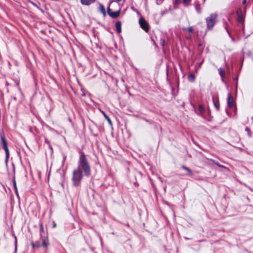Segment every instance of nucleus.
Returning <instances> with one entry per match:
<instances>
[{
	"instance_id": "obj_13",
	"label": "nucleus",
	"mask_w": 253,
	"mask_h": 253,
	"mask_svg": "<svg viewBox=\"0 0 253 253\" xmlns=\"http://www.w3.org/2000/svg\"><path fill=\"white\" fill-rule=\"evenodd\" d=\"M190 0H182V2L185 4H187L190 1Z\"/></svg>"
},
{
	"instance_id": "obj_6",
	"label": "nucleus",
	"mask_w": 253,
	"mask_h": 253,
	"mask_svg": "<svg viewBox=\"0 0 253 253\" xmlns=\"http://www.w3.org/2000/svg\"><path fill=\"white\" fill-rule=\"evenodd\" d=\"M228 105L230 108H232L234 105V102L233 97L229 95L228 98Z\"/></svg>"
},
{
	"instance_id": "obj_4",
	"label": "nucleus",
	"mask_w": 253,
	"mask_h": 253,
	"mask_svg": "<svg viewBox=\"0 0 253 253\" xmlns=\"http://www.w3.org/2000/svg\"><path fill=\"white\" fill-rule=\"evenodd\" d=\"M0 138H1V142L2 144L3 148L4 149V150L5 151V153L6 154V157H8V155H9V152H8V148H7V143H6V140L5 139L4 136L2 134H0Z\"/></svg>"
},
{
	"instance_id": "obj_15",
	"label": "nucleus",
	"mask_w": 253,
	"mask_h": 253,
	"mask_svg": "<svg viewBox=\"0 0 253 253\" xmlns=\"http://www.w3.org/2000/svg\"><path fill=\"white\" fill-rule=\"evenodd\" d=\"M156 2L158 4H160L162 2L161 0H156Z\"/></svg>"
},
{
	"instance_id": "obj_9",
	"label": "nucleus",
	"mask_w": 253,
	"mask_h": 253,
	"mask_svg": "<svg viewBox=\"0 0 253 253\" xmlns=\"http://www.w3.org/2000/svg\"><path fill=\"white\" fill-rule=\"evenodd\" d=\"M99 8L101 12L103 13V15L105 16L106 15L105 9L104 6L102 5H100Z\"/></svg>"
},
{
	"instance_id": "obj_12",
	"label": "nucleus",
	"mask_w": 253,
	"mask_h": 253,
	"mask_svg": "<svg viewBox=\"0 0 253 253\" xmlns=\"http://www.w3.org/2000/svg\"><path fill=\"white\" fill-rule=\"evenodd\" d=\"M189 80L193 81L194 79V76L192 74L190 75L189 76Z\"/></svg>"
},
{
	"instance_id": "obj_16",
	"label": "nucleus",
	"mask_w": 253,
	"mask_h": 253,
	"mask_svg": "<svg viewBox=\"0 0 253 253\" xmlns=\"http://www.w3.org/2000/svg\"><path fill=\"white\" fill-rule=\"evenodd\" d=\"M214 105H215V107H216V108L218 109L219 107V103H214Z\"/></svg>"
},
{
	"instance_id": "obj_14",
	"label": "nucleus",
	"mask_w": 253,
	"mask_h": 253,
	"mask_svg": "<svg viewBox=\"0 0 253 253\" xmlns=\"http://www.w3.org/2000/svg\"><path fill=\"white\" fill-rule=\"evenodd\" d=\"M199 111L201 113H202L204 111V108L202 106H199Z\"/></svg>"
},
{
	"instance_id": "obj_10",
	"label": "nucleus",
	"mask_w": 253,
	"mask_h": 253,
	"mask_svg": "<svg viewBox=\"0 0 253 253\" xmlns=\"http://www.w3.org/2000/svg\"><path fill=\"white\" fill-rule=\"evenodd\" d=\"M48 242L46 240H44L42 242V246L44 247H46L48 246Z\"/></svg>"
},
{
	"instance_id": "obj_24",
	"label": "nucleus",
	"mask_w": 253,
	"mask_h": 253,
	"mask_svg": "<svg viewBox=\"0 0 253 253\" xmlns=\"http://www.w3.org/2000/svg\"><path fill=\"white\" fill-rule=\"evenodd\" d=\"M15 245H17V241L16 240Z\"/></svg>"
},
{
	"instance_id": "obj_8",
	"label": "nucleus",
	"mask_w": 253,
	"mask_h": 253,
	"mask_svg": "<svg viewBox=\"0 0 253 253\" xmlns=\"http://www.w3.org/2000/svg\"><path fill=\"white\" fill-rule=\"evenodd\" d=\"M116 29L118 33H120L121 32V24L120 22H117L116 24Z\"/></svg>"
},
{
	"instance_id": "obj_22",
	"label": "nucleus",
	"mask_w": 253,
	"mask_h": 253,
	"mask_svg": "<svg viewBox=\"0 0 253 253\" xmlns=\"http://www.w3.org/2000/svg\"><path fill=\"white\" fill-rule=\"evenodd\" d=\"M122 0H115V1H116L117 2H119L120 1H121Z\"/></svg>"
},
{
	"instance_id": "obj_19",
	"label": "nucleus",
	"mask_w": 253,
	"mask_h": 253,
	"mask_svg": "<svg viewBox=\"0 0 253 253\" xmlns=\"http://www.w3.org/2000/svg\"><path fill=\"white\" fill-rule=\"evenodd\" d=\"M101 112L103 114L105 118H106V116H107V115L103 111H102Z\"/></svg>"
},
{
	"instance_id": "obj_7",
	"label": "nucleus",
	"mask_w": 253,
	"mask_h": 253,
	"mask_svg": "<svg viewBox=\"0 0 253 253\" xmlns=\"http://www.w3.org/2000/svg\"><path fill=\"white\" fill-rule=\"evenodd\" d=\"M94 1L95 0H81V3L84 5H89Z\"/></svg>"
},
{
	"instance_id": "obj_3",
	"label": "nucleus",
	"mask_w": 253,
	"mask_h": 253,
	"mask_svg": "<svg viewBox=\"0 0 253 253\" xmlns=\"http://www.w3.org/2000/svg\"><path fill=\"white\" fill-rule=\"evenodd\" d=\"M216 15L214 14L211 15L207 19V26L209 28H211L215 23Z\"/></svg>"
},
{
	"instance_id": "obj_20",
	"label": "nucleus",
	"mask_w": 253,
	"mask_h": 253,
	"mask_svg": "<svg viewBox=\"0 0 253 253\" xmlns=\"http://www.w3.org/2000/svg\"><path fill=\"white\" fill-rule=\"evenodd\" d=\"M188 31L189 32H192V28H189L188 29Z\"/></svg>"
},
{
	"instance_id": "obj_21",
	"label": "nucleus",
	"mask_w": 253,
	"mask_h": 253,
	"mask_svg": "<svg viewBox=\"0 0 253 253\" xmlns=\"http://www.w3.org/2000/svg\"><path fill=\"white\" fill-rule=\"evenodd\" d=\"M105 118L106 119V120H108V119H109V118L108 117V116H106V118Z\"/></svg>"
},
{
	"instance_id": "obj_18",
	"label": "nucleus",
	"mask_w": 253,
	"mask_h": 253,
	"mask_svg": "<svg viewBox=\"0 0 253 253\" xmlns=\"http://www.w3.org/2000/svg\"><path fill=\"white\" fill-rule=\"evenodd\" d=\"M180 0H175V3L178 4L180 2Z\"/></svg>"
},
{
	"instance_id": "obj_23",
	"label": "nucleus",
	"mask_w": 253,
	"mask_h": 253,
	"mask_svg": "<svg viewBox=\"0 0 253 253\" xmlns=\"http://www.w3.org/2000/svg\"><path fill=\"white\" fill-rule=\"evenodd\" d=\"M184 169H185L186 170H187V171H189V170L188 169H187V168H184Z\"/></svg>"
},
{
	"instance_id": "obj_1",
	"label": "nucleus",
	"mask_w": 253,
	"mask_h": 253,
	"mask_svg": "<svg viewBox=\"0 0 253 253\" xmlns=\"http://www.w3.org/2000/svg\"><path fill=\"white\" fill-rule=\"evenodd\" d=\"M81 169L84 170L85 174H89L90 168L84 155H82L81 156L79 168L73 172V181L75 185L79 183L82 178Z\"/></svg>"
},
{
	"instance_id": "obj_11",
	"label": "nucleus",
	"mask_w": 253,
	"mask_h": 253,
	"mask_svg": "<svg viewBox=\"0 0 253 253\" xmlns=\"http://www.w3.org/2000/svg\"><path fill=\"white\" fill-rule=\"evenodd\" d=\"M219 73L220 76L223 77L224 76V70L220 69L219 71Z\"/></svg>"
},
{
	"instance_id": "obj_2",
	"label": "nucleus",
	"mask_w": 253,
	"mask_h": 253,
	"mask_svg": "<svg viewBox=\"0 0 253 253\" xmlns=\"http://www.w3.org/2000/svg\"><path fill=\"white\" fill-rule=\"evenodd\" d=\"M120 9L119 4L113 1L108 8V13L111 17L117 18L119 16Z\"/></svg>"
},
{
	"instance_id": "obj_5",
	"label": "nucleus",
	"mask_w": 253,
	"mask_h": 253,
	"mask_svg": "<svg viewBox=\"0 0 253 253\" xmlns=\"http://www.w3.org/2000/svg\"><path fill=\"white\" fill-rule=\"evenodd\" d=\"M139 24L141 27L145 31H148L149 30V26L146 21L143 18H141L139 20Z\"/></svg>"
},
{
	"instance_id": "obj_17",
	"label": "nucleus",
	"mask_w": 253,
	"mask_h": 253,
	"mask_svg": "<svg viewBox=\"0 0 253 253\" xmlns=\"http://www.w3.org/2000/svg\"><path fill=\"white\" fill-rule=\"evenodd\" d=\"M107 121H108V122L109 123V124L110 125H112V122H111V121L110 118L108 119V120H107Z\"/></svg>"
}]
</instances>
